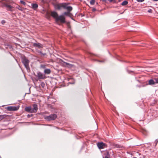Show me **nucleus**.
<instances>
[{
    "instance_id": "nucleus-1",
    "label": "nucleus",
    "mask_w": 158,
    "mask_h": 158,
    "mask_svg": "<svg viewBox=\"0 0 158 158\" xmlns=\"http://www.w3.org/2000/svg\"><path fill=\"white\" fill-rule=\"evenodd\" d=\"M51 15L52 17L55 19L57 23L59 21L63 23L65 22V19L63 15L58 16L57 13L55 11L52 12Z\"/></svg>"
},
{
    "instance_id": "nucleus-2",
    "label": "nucleus",
    "mask_w": 158,
    "mask_h": 158,
    "mask_svg": "<svg viewBox=\"0 0 158 158\" xmlns=\"http://www.w3.org/2000/svg\"><path fill=\"white\" fill-rule=\"evenodd\" d=\"M22 62L27 70H29V61L25 57L22 58Z\"/></svg>"
},
{
    "instance_id": "nucleus-3",
    "label": "nucleus",
    "mask_w": 158,
    "mask_h": 158,
    "mask_svg": "<svg viewBox=\"0 0 158 158\" xmlns=\"http://www.w3.org/2000/svg\"><path fill=\"white\" fill-rule=\"evenodd\" d=\"M57 118V115L55 114H51L49 116H45L44 118L48 121L53 120Z\"/></svg>"
},
{
    "instance_id": "nucleus-4",
    "label": "nucleus",
    "mask_w": 158,
    "mask_h": 158,
    "mask_svg": "<svg viewBox=\"0 0 158 158\" xmlns=\"http://www.w3.org/2000/svg\"><path fill=\"white\" fill-rule=\"evenodd\" d=\"M19 106H8L6 108L7 110L10 111H15L18 110Z\"/></svg>"
},
{
    "instance_id": "nucleus-5",
    "label": "nucleus",
    "mask_w": 158,
    "mask_h": 158,
    "mask_svg": "<svg viewBox=\"0 0 158 158\" xmlns=\"http://www.w3.org/2000/svg\"><path fill=\"white\" fill-rule=\"evenodd\" d=\"M156 79H158V78H155L153 79H150L148 81V84L150 85H154L158 83V82L156 81Z\"/></svg>"
},
{
    "instance_id": "nucleus-6",
    "label": "nucleus",
    "mask_w": 158,
    "mask_h": 158,
    "mask_svg": "<svg viewBox=\"0 0 158 158\" xmlns=\"http://www.w3.org/2000/svg\"><path fill=\"white\" fill-rule=\"evenodd\" d=\"M97 145L99 149L104 148L106 146L105 144L102 142L98 143Z\"/></svg>"
},
{
    "instance_id": "nucleus-7",
    "label": "nucleus",
    "mask_w": 158,
    "mask_h": 158,
    "mask_svg": "<svg viewBox=\"0 0 158 158\" xmlns=\"http://www.w3.org/2000/svg\"><path fill=\"white\" fill-rule=\"evenodd\" d=\"M37 77L39 79H44L46 77L43 74L40 72H38L37 73Z\"/></svg>"
},
{
    "instance_id": "nucleus-8",
    "label": "nucleus",
    "mask_w": 158,
    "mask_h": 158,
    "mask_svg": "<svg viewBox=\"0 0 158 158\" xmlns=\"http://www.w3.org/2000/svg\"><path fill=\"white\" fill-rule=\"evenodd\" d=\"M64 3L56 4L55 5V8L57 9L60 10L61 8H64Z\"/></svg>"
},
{
    "instance_id": "nucleus-9",
    "label": "nucleus",
    "mask_w": 158,
    "mask_h": 158,
    "mask_svg": "<svg viewBox=\"0 0 158 158\" xmlns=\"http://www.w3.org/2000/svg\"><path fill=\"white\" fill-rule=\"evenodd\" d=\"M64 9H66L67 10L70 12L73 9L72 7L71 6H67L66 4L64 3Z\"/></svg>"
},
{
    "instance_id": "nucleus-10",
    "label": "nucleus",
    "mask_w": 158,
    "mask_h": 158,
    "mask_svg": "<svg viewBox=\"0 0 158 158\" xmlns=\"http://www.w3.org/2000/svg\"><path fill=\"white\" fill-rule=\"evenodd\" d=\"M33 108L32 109L33 113H35L38 110L37 105L36 104H33Z\"/></svg>"
},
{
    "instance_id": "nucleus-11",
    "label": "nucleus",
    "mask_w": 158,
    "mask_h": 158,
    "mask_svg": "<svg viewBox=\"0 0 158 158\" xmlns=\"http://www.w3.org/2000/svg\"><path fill=\"white\" fill-rule=\"evenodd\" d=\"M26 111L30 113H33L32 108L31 106L26 107L25 108Z\"/></svg>"
},
{
    "instance_id": "nucleus-12",
    "label": "nucleus",
    "mask_w": 158,
    "mask_h": 158,
    "mask_svg": "<svg viewBox=\"0 0 158 158\" xmlns=\"http://www.w3.org/2000/svg\"><path fill=\"white\" fill-rule=\"evenodd\" d=\"M6 9L8 10H13V7L9 5H6Z\"/></svg>"
},
{
    "instance_id": "nucleus-13",
    "label": "nucleus",
    "mask_w": 158,
    "mask_h": 158,
    "mask_svg": "<svg viewBox=\"0 0 158 158\" xmlns=\"http://www.w3.org/2000/svg\"><path fill=\"white\" fill-rule=\"evenodd\" d=\"M34 46L35 47H38L39 48H43V45L40 43H34Z\"/></svg>"
},
{
    "instance_id": "nucleus-14",
    "label": "nucleus",
    "mask_w": 158,
    "mask_h": 158,
    "mask_svg": "<svg viewBox=\"0 0 158 158\" xmlns=\"http://www.w3.org/2000/svg\"><path fill=\"white\" fill-rule=\"evenodd\" d=\"M105 157L104 158H111L110 157V155L108 152H106L104 153Z\"/></svg>"
},
{
    "instance_id": "nucleus-15",
    "label": "nucleus",
    "mask_w": 158,
    "mask_h": 158,
    "mask_svg": "<svg viewBox=\"0 0 158 158\" xmlns=\"http://www.w3.org/2000/svg\"><path fill=\"white\" fill-rule=\"evenodd\" d=\"M44 72L45 74H49L51 73V70L49 69H45Z\"/></svg>"
},
{
    "instance_id": "nucleus-16",
    "label": "nucleus",
    "mask_w": 158,
    "mask_h": 158,
    "mask_svg": "<svg viewBox=\"0 0 158 158\" xmlns=\"http://www.w3.org/2000/svg\"><path fill=\"white\" fill-rule=\"evenodd\" d=\"M16 8L18 9L19 10H21V11H23L24 10V8H23L21 6H19L17 5L16 7Z\"/></svg>"
},
{
    "instance_id": "nucleus-17",
    "label": "nucleus",
    "mask_w": 158,
    "mask_h": 158,
    "mask_svg": "<svg viewBox=\"0 0 158 158\" xmlns=\"http://www.w3.org/2000/svg\"><path fill=\"white\" fill-rule=\"evenodd\" d=\"M32 6L33 9H35L38 7V5L36 4H34L32 5Z\"/></svg>"
},
{
    "instance_id": "nucleus-18",
    "label": "nucleus",
    "mask_w": 158,
    "mask_h": 158,
    "mask_svg": "<svg viewBox=\"0 0 158 158\" xmlns=\"http://www.w3.org/2000/svg\"><path fill=\"white\" fill-rule=\"evenodd\" d=\"M128 3V2L126 1H124L121 3V5L122 6H125L127 5Z\"/></svg>"
},
{
    "instance_id": "nucleus-19",
    "label": "nucleus",
    "mask_w": 158,
    "mask_h": 158,
    "mask_svg": "<svg viewBox=\"0 0 158 158\" xmlns=\"http://www.w3.org/2000/svg\"><path fill=\"white\" fill-rule=\"evenodd\" d=\"M95 2V0H91L90 3L91 5H94Z\"/></svg>"
},
{
    "instance_id": "nucleus-20",
    "label": "nucleus",
    "mask_w": 158,
    "mask_h": 158,
    "mask_svg": "<svg viewBox=\"0 0 158 158\" xmlns=\"http://www.w3.org/2000/svg\"><path fill=\"white\" fill-rule=\"evenodd\" d=\"M69 14H70L69 12L68 11V12H65L63 14V16H64V15L69 16Z\"/></svg>"
},
{
    "instance_id": "nucleus-21",
    "label": "nucleus",
    "mask_w": 158,
    "mask_h": 158,
    "mask_svg": "<svg viewBox=\"0 0 158 158\" xmlns=\"http://www.w3.org/2000/svg\"><path fill=\"white\" fill-rule=\"evenodd\" d=\"M38 52L40 53L42 56H44L46 55V54L45 53H42V52L41 51H39Z\"/></svg>"
},
{
    "instance_id": "nucleus-22",
    "label": "nucleus",
    "mask_w": 158,
    "mask_h": 158,
    "mask_svg": "<svg viewBox=\"0 0 158 158\" xmlns=\"http://www.w3.org/2000/svg\"><path fill=\"white\" fill-rule=\"evenodd\" d=\"M66 64L67 65H69V66L70 67H71L73 65L72 64H69L68 63H66Z\"/></svg>"
},
{
    "instance_id": "nucleus-23",
    "label": "nucleus",
    "mask_w": 158,
    "mask_h": 158,
    "mask_svg": "<svg viewBox=\"0 0 158 158\" xmlns=\"http://www.w3.org/2000/svg\"><path fill=\"white\" fill-rule=\"evenodd\" d=\"M4 118V117L3 115H0V120L3 119Z\"/></svg>"
},
{
    "instance_id": "nucleus-24",
    "label": "nucleus",
    "mask_w": 158,
    "mask_h": 158,
    "mask_svg": "<svg viewBox=\"0 0 158 158\" xmlns=\"http://www.w3.org/2000/svg\"><path fill=\"white\" fill-rule=\"evenodd\" d=\"M20 2L21 3L23 4L24 5H25L26 4V3L23 1L21 0L20 1Z\"/></svg>"
},
{
    "instance_id": "nucleus-25",
    "label": "nucleus",
    "mask_w": 158,
    "mask_h": 158,
    "mask_svg": "<svg viewBox=\"0 0 158 158\" xmlns=\"http://www.w3.org/2000/svg\"><path fill=\"white\" fill-rule=\"evenodd\" d=\"M45 65H44V64H43V65H41V68H43V69H44L45 68Z\"/></svg>"
},
{
    "instance_id": "nucleus-26",
    "label": "nucleus",
    "mask_w": 158,
    "mask_h": 158,
    "mask_svg": "<svg viewBox=\"0 0 158 158\" xmlns=\"http://www.w3.org/2000/svg\"><path fill=\"white\" fill-rule=\"evenodd\" d=\"M144 0H136V1L139 2H143Z\"/></svg>"
},
{
    "instance_id": "nucleus-27",
    "label": "nucleus",
    "mask_w": 158,
    "mask_h": 158,
    "mask_svg": "<svg viewBox=\"0 0 158 158\" xmlns=\"http://www.w3.org/2000/svg\"><path fill=\"white\" fill-rule=\"evenodd\" d=\"M41 86L43 87H44L45 86V84L44 82L41 83Z\"/></svg>"
},
{
    "instance_id": "nucleus-28",
    "label": "nucleus",
    "mask_w": 158,
    "mask_h": 158,
    "mask_svg": "<svg viewBox=\"0 0 158 158\" xmlns=\"http://www.w3.org/2000/svg\"><path fill=\"white\" fill-rule=\"evenodd\" d=\"M148 12H149V13H152V10H151V9H149L148 10Z\"/></svg>"
},
{
    "instance_id": "nucleus-29",
    "label": "nucleus",
    "mask_w": 158,
    "mask_h": 158,
    "mask_svg": "<svg viewBox=\"0 0 158 158\" xmlns=\"http://www.w3.org/2000/svg\"><path fill=\"white\" fill-rule=\"evenodd\" d=\"M5 23V20H2V24H4V23Z\"/></svg>"
},
{
    "instance_id": "nucleus-30",
    "label": "nucleus",
    "mask_w": 158,
    "mask_h": 158,
    "mask_svg": "<svg viewBox=\"0 0 158 158\" xmlns=\"http://www.w3.org/2000/svg\"><path fill=\"white\" fill-rule=\"evenodd\" d=\"M108 1L110 2H112L113 1H114V2H115V1L114 0H108Z\"/></svg>"
},
{
    "instance_id": "nucleus-31",
    "label": "nucleus",
    "mask_w": 158,
    "mask_h": 158,
    "mask_svg": "<svg viewBox=\"0 0 158 158\" xmlns=\"http://www.w3.org/2000/svg\"><path fill=\"white\" fill-rule=\"evenodd\" d=\"M92 10L93 11H94L96 10V9L95 8H94Z\"/></svg>"
},
{
    "instance_id": "nucleus-32",
    "label": "nucleus",
    "mask_w": 158,
    "mask_h": 158,
    "mask_svg": "<svg viewBox=\"0 0 158 158\" xmlns=\"http://www.w3.org/2000/svg\"><path fill=\"white\" fill-rule=\"evenodd\" d=\"M156 144H157V142L158 141V140H157L156 139Z\"/></svg>"
},
{
    "instance_id": "nucleus-33",
    "label": "nucleus",
    "mask_w": 158,
    "mask_h": 158,
    "mask_svg": "<svg viewBox=\"0 0 158 158\" xmlns=\"http://www.w3.org/2000/svg\"><path fill=\"white\" fill-rule=\"evenodd\" d=\"M103 1L106 2V0H102Z\"/></svg>"
},
{
    "instance_id": "nucleus-34",
    "label": "nucleus",
    "mask_w": 158,
    "mask_h": 158,
    "mask_svg": "<svg viewBox=\"0 0 158 158\" xmlns=\"http://www.w3.org/2000/svg\"><path fill=\"white\" fill-rule=\"evenodd\" d=\"M156 81L158 83V79H156Z\"/></svg>"
},
{
    "instance_id": "nucleus-35",
    "label": "nucleus",
    "mask_w": 158,
    "mask_h": 158,
    "mask_svg": "<svg viewBox=\"0 0 158 158\" xmlns=\"http://www.w3.org/2000/svg\"><path fill=\"white\" fill-rule=\"evenodd\" d=\"M153 0L154 1H158V0Z\"/></svg>"
},
{
    "instance_id": "nucleus-36",
    "label": "nucleus",
    "mask_w": 158,
    "mask_h": 158,
    "mask_svg": "<svg viewBox=\"0 0 158 158\" xmlns=\"http://www.w3.org/2000/svg\"><path fill=\"white\" fill-rule=\"evenodd\" d=\"M28 116L29 117V115H28Z\"/></svg>"
},
{
    "instance_id": "nucleus-37",
    "label": "nucleus",
    "mask_w": 158,
    "mask_h": 158,
    "mask_svg": "<svg viewBox=\"0 0 158 158\" xmlns=\"http://www.w3.org/2000/svg\"><path fill=\"white\" fill-rule=\"evenodd\" d=\"M28 116L29 117V115H28Z\"/></svg>"
}]
</instances>
